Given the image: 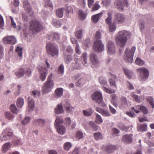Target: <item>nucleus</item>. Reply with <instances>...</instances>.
<instances>
[{"mask_svg":"<svg viewBox=\"0 0 154 154\" xmlns=\"http://www.w3.org/2000/svg\"><path fill=\"white\" fill-rule=\"evenodd\" d=\"M131 35L130 32L126 30H121L117 34L115 41L117 45L123 47L127 41V38Z\"/></svg>","mask_w":154,"mask_h":154,"instance_id":"1","label":"nucleus"},{"mask_svg":"<svg viewBox=\"0 0 154 154\" xmlns=\"http://www.w3.org/2000/svg\"><path fill=\"white\" fill-rule=\"evenodd\" d=\"M29 27L33 34H36L43 29V26L37 19H34L30 21Z\"/></svg>","mask_w":154,"mask_h":154,"instance_id":"2","label":"nucleus"},{"mask_svg":"<svg viewBox=\"0 0 154 154\" xmlns=\"http://www.w3.org/2000/svg\"><path fill=\"white\" fill-rule=\"evenodd\" d=\"M63 119L59 117L57 118L55 122V126L57 129V131L58 134L61 135L64 134L66 132V129L64 126L60 125L63 122Z\"/></svg>","mask_w":154,"mask_h":154,"instance_id":"3","label":"nucleus"},{"mask_svg":"<svg viewBox=\"0 0 154 154\" xmlns=\"http://www.w3.org/2000/svg\"><path fill=\"white\" fill-rule=\"evenodd\" d=\"M54 86V82L46 81L44 82L42 87V91L43 94L51 92Z\"/></svg>","mask_w":154,"mask_h":154,"instance_id":"4","label":"nucleus"},{"mask_svg":"<svg viewBox=\"0 0 154 154\" xmlns=\"http://www.w3.org/2000/svg\"><path fill=\"white\" fill-rule=\"evenodd\" d=\"M136 48L133 46L131 50L128 51V49L127 48L125 51V55L124 57V59L125 60L128 62L131 63L133 61V57L134 52L135 51Z\"/></svg>","mask_w":154,"mask_h":154,"instance_id":"5","label":"nucleus"},{"mask_svg":"<svg viewBox=\"0 0 154 154\" xmlns=\"http://www.w3.org/2000/svg\"><path fill=\"white\" fill-rule=\"evenodd\" d=\"M91 97L93 100L97 102L100 106L105 107L106 104L103 102L102 95L101 93L99 91H96L94 93L91 95Z\"/></svg>","mask_w":154,"mask_h":154,"instance_id":"6","label":"nucleus"},{"mask_svg":"<svg viewBox=\"0 0 154 154\" xmlns=\"http://www.w3.org/2000/svg\"><path fill=\"white\" fill-rule=\"evenodd\" d=\"M46 48L47 52L52 57L58 55V49L54 45L50 43H48L46 45Z\"/></svg>","mask_w":154,"mask_h":154,"instance_id":"7","label":"nucleus"},{"mask_svg":"<svg viewBox=\"0 0 154 154\" xmlns=\"http://www.w3.org/2000/svg\"><path fill=\"white\" fill-rule=\"evenodd\" d=\"M115 7L119 11H122L123 7L129 5L127 0H116L114 2Z\"/></svg>","mask_w":154,"mask_h":154,"instance_id":"8","label":"nucleus"},{"mask_svg":"<svg viewBox=\"0 0 154 154\" xmlns=\"http://www.w3.org/2000/svg\"><path fill=\"white\" fill-rule=\"evenodd\" d=\"M12 130L9 128L5 129L2 133L3 136H1L0 139L2 141L7 140H10L13 136Z\"/></svg>","mask_w":154,"mask_h":154,"instance_id":"9","label":"nucleus"},{"mask_svg":"<svg viewBox=\"0 0 154 154\" xmlns=\"http://www.w3.org/2000/svg\"><path fill=\"white\" fill-rule=\"evenodd\" d=\"M114 21L117 24H121L125 20V17L124 14L121 13H116L114 16Z\"/></svg>","mask_w":154,"mask_h":154,"instance_id":"10","label":"nucleus"},{"mask_svg":"<svg viewBox=\"0 0 154 154\" xmlns=\"http://www.w3.org/2000/svg\"><path fill=\"white\" fill-rule=\"evenodd\" d=\"M93 49L97 52H100L104 50V45L101 40L95 41L94 44Z\"/></svg>","mask_w":154,"mask_h":154,"instance_id":"11","label":"nucleus"},{"mask_svg":"<svg viewBox=\"0 0 154 154\" xmlns=\"http://www.w3.org/2000/svg\"><path fill=\"white\" fill-rule=\"evenodd\" d=\"M38 69L40 75L39 78L40 80L42 81H44L48 74V70L45 68L40 66L38 67Z\"/></svg>","mask_w":154,"mask_h":154,"instance_id":"12","label":"nucleus"},{"mask_svg":"<svg viewBox=\"0 0 154 154\" xmlns=\"http://www.w3.org/2000/svg\"><path fill=\"white\" fill-rule=\"evenodd\" d=\"M137 70L140 73V75L143 81H145L148 78L149 75V72L147 69L142 67L138 69Z\"/></svg>","mask_w":154,"mask_h":154,"instance_id":"13","label":"nucleus"},{"mask_svg":"<svg viewBox=\"0 0 154 154\" xmlns=\"http://www.w3.org/2000/svg\"><path fill=\"white\" fill-rule=\"evenodd\" d=\"M3 43L5 44H14L16 42L15 38L13 36H8L4 37L2 39Z\"/></svg>","mask_w":154,"mask_h":154,"instance_id":"14","label":"nucleus"},{"mask_svg":"<svg viewBox=\"0 0 154 154\" xmlns=\"http://www.w3.org/2000/svg\"><path fill=\"white\" fill-rule=\"evenodd\" d=\"M107 53L110 54H114L116 52L114 44L111 41H108L106 44Z\"/></svg>","mask_w":154,"mask_h":154,"instance_id":"15","label":"nucleus"},{"mask_svg":"<svg viewBox=\"0 0 154 154\" xmlns=\"http://www.w3.org/2000/svg\"><path fill=\"white\" fill-rule=\"evenodd\" d=\"M132 134H126L123 135L122 138V142L126 144H130L133 141Z\"/></svg>","mask_w":154,"mask_h":154,"instance_id":"16","label":"nucleus"},{"mask_svg":"<svg viewBox=\"0 0 154 154\" xmlns=\"http://www.w3.org/2000/svg\"><path fill=\"white\" fill-rule=\"evenodd\" d=\"M23 6L25 10L27 12L29 13L32 9L30 4L27 0H25L23 2Z\"/></svg>","mask_w":154,"mask_h":154,"instance_id":"17","label":"nucleus"},{"mask_svg":"<svg viewBox=\"0 0 154 154\" xmlns=\"http://www.w3.org/2000/svg\"><path fill=\"white\" fill-rule=\"evenodd\" d=\"M116 149V146L114 145H109L104 147V149L106 152L110 153Z\"/></svg>","mask_w":154,"mask_h":154,"instance_id":"18","label":"nucleus"},{"mask_svg":"<svg viewBox=\"0 0 154 154\" xmlns=\"http://www.w3.org/2000/svg\"><path fill=\"white\" fill-rule=\"evenodd\" d=\"M103 15V12L101 11L98 14L93 15L91 18L92 22L94 23H96L98 21L100 18Z\"/></svg>","mask_w":154,"mask_h":154,"instance_id":"19","label":"nucleus"},{"mask_svg":"<svg viewBox=\"0 0 154 154\" xmlns=\"http://www.w3.org/2000/svg\"><path fill=\"white\" fill-rule=\"evenodd\" d=\"M90 60L94 64H97L98 63L99 61L97 57L94 53H92L90 54Z\"/></svg>","mask_w":154,"mask_h":154,"instance_id":"20","label":"nucleus"},{"mask_svg":"<svg viewBox=\"0 0 154 154\" xmlns=\"http://www.w3.org/2000/svg\"><path fill=\"white\" fill-rule=\"evenodd\" d=\"M29 111H31L33 110L34 107V103L33 99L30 97H28Z\"/></svg>","mask_w":154,"mask_h":154,"instance_id":"21","label":"nucleus"},{"mask_svg":"<svg viewBox=\"0 0 154 154\" xmlns=\"http://www.w3.org/2000/svg\"><path fill=\"white\" fill-rule=\"evenodd\" d=\"M54 112L56 114H61L63 112L64 110L61 103L57 105V107L54 109Z\"/></svg>","mask_w":154,"mask_h":154,"instance_id":"22","label":"nucleus"},{"mask_svg":"<svg viewBox=\"0 0 154 154\" xmlns=\"http://www.w3.org/2000/svg\"><path fill=\"white\" fill-rule=\"evenodd\" d=\"M65 10L66 12L65 13V14L68 18L70 17L71 14H73V9L70 6H67Z\"/></svg>","mask_w":154,"mask_h":154,"instance_id":"23","label":"nucleus"},{"mask_svg":"<svg viewBox=\"0 0 154 154\" xmlns=\"http://www.w3.org/2000/svg\"><path fill=\"white\" fill-rule=\"evenodd\" d=\"M147 125L146 124H139L137 125V130L139 131H145L147 130Z\"/></svg>","mask_w":154,"mask_h":154,"instance_id":"24","label":"nucleus"},{"mask_svg":"<svg viewBox=\"0 0 154 154\" xmlns=\"http://www.w3.org/2000/svg\"><path fill=\"white\" fill-rule=\"evenodd\" d=\"M109 74L112 77V79L109 80V83L110 86H114L116 88L117 86L115 83V80L117 79V77L110 72L109 73Z\"/></svg>","mask_w":154,"mask_h":154,"instance_id":"25","label":"nucleus"},{"mask_svg":"<svg viewBox=\"0 0 154 154\" xmlns=\"http://www.w3.org/2000/svg\"><path fill=\"white\" fill-rule=\"evenodd\" d=\"M63 89L61 88H57L55 91V94L56 97H60L63 94Z\"/></svg>","mask_w":154,"mask_h":154,"instance_id":"26","label":"nucleus"},{"mask_svg":"<svg viewBox=\"0 0 154 154\" xmlns=\"http://www.w3.org/2000/svg\"><path fill=\"white\" fill-rule=\"evenodd\" d=\"M75 36L78 39H81L83 36L82 30V29H79L76 30L75 32Z\"/></svg>","mask_w":154,"mask_h":154,"instance_id":"27","label":"nucleus"},{"mask_svg":"<svg viewBox=\"0 0 154 154\" xmlns=\"http://www.w3.org/2000/svg\"><path fill=\"white\" fill-rule=\"evenodd\" d=\"M78 14L79 19L82 20H84L87 16L86 14L81 10L79 11Z\"/></svg>","mask_w":154,"mask_h":154,"instance_id":"28","label":"nucleus"},{"mask_svg":"<svg viewBox=\"0 0 154 154\" xmlns=\"http://www.w3.org/2000/svg\"><path fill=\"white\" fill-rule=\"evenodd\" d=\"M66 111L67 113L70 112L74 109V108L71 106L68 103H66L64 105Z\"/></svg>","mask_w":154,"mask_h":154,"instance_id":"29","label":"nucleus"},{"mask_svg":"<svg viewBox=\"0 0 154 154\" xmlns=\"http://www.w3.org/2000/svg\"><path fill=\"white\" fill-rule=\"evenodd\" d=\"M59 38V34L56 33H52L48 37V39L51 40H54L56 39H58Z\"/></svg>","mask_w":154,"mask_h":154,"instance_id":"30","label":"nucleus"},{"mask_svg":"<svg viewBox=\"0 0 154 154\" xmlns=\"http://www.w3.org/2000/svg\"><path fill=\"white\" fill-rule=\"evenodd\" d=\"M11 146L10 144L9 143H7L4 144L2 146V151L3 153H5L7 152Z\"/></svg>","mask_w":154,"mask_h":154,"instance_id":"31","label":"nucleus"},{"mask_svg":"<svg viewBox=\"0 0 154 154\" xmlns=\"http://www.w3.org/2000/svg\"><path fill=\"white\" fill-rule=\"evenodd\" d=\"M93 112L92 109L91 108H89L83 111V114L85 116H89L91 115Z\"/></svg>","mask_w":154,"mask_h":154,"instance_id":"32","label":"nucleus"},{"mask_svg":"<svg viewBox=\"0 0 154 154\" xmlns=\"http://www.w3.org/2000/svg\"><path fill=\"white\" fill-rule=\"evenodd\" d=\"M111 98V103L116 107L117 106V104L116 103L117 97L116 94H112L110 96Z\"/></svg>","mask_w":154,"mask_h":154,"instance_id":"33","label":"nucleus"},{"mask_svg":"<svg viewBox=\"0 0 154 154\" xmlns=\"http://www.w3.org/2000/svg\"><path fill=\"white\" fill-rule=\"evenodd\" d=\"M64 9L61 8L57 9L56 11V14L58 17L62 18L63 16V11Z\"/></svg>","mask_w":154,"mask_h":154,"instance_id":"34","label":"nucleus"},{"mask_svg":"<svg viewBox=\"0 0 154 154\" xmlns=\"http://www.w3.org/2000/svg\"><path fill=\"white\" fill-rule=\"evenodd\" d=\"M124 71L125 75L128 79H131L133 74V72L130 71L128 69H124Z\"/></svg>","mask_w":154,"mask_h":154,"instance_id":"35","label":"nucleus"},{"mask_svg":"<svg viewBox=\"0 0 154 154\" xmlns=\"http://www.w3.org/2000/svg\"><path fill=\"white\" fill-rule=\"evenodd\" d=\"M24 103L23 99L21 97L18 98L17 102V105L19 108H21L23 105Z\"/></svg>","mask_w":154,"mask_h":154,"instance_id":"36","label":"nucleus"},{"mask_svg":"<svg viewBox=\"0 0 154 154\" xmlns=\"http://www.w3.org/2000/svg\"><path fill=\"white\" fill-rule=\"evenodd\" d=\"M24 73V71L23 69H20L19 71L15 72V75L18 78H20L23 76Z\"/></svg>","mask_w":154,"mask_h":154,"instance_id":"37","label":"nucleus"},{"mask_svg":"<svg viewBox=\"0 0 154 154\" xmlns=\"http://www.w3.org/2000/svg\"><path fill=\"white\" fill-rule=\"evenodd\" d=\"M57 73L60 76L63 75L64 72V67L63 64H61L58 67L57 71Z\"/></svg>","mask_w":154,"mask_h":154,"instance_id":"38","label":"nucleus"},{"mask_svg":"<svg viewBox=\"0 0 154 154\" xmlns=\"http://www.w3.org/2000/svg\"><path fill=\"white\" fill-rule=\"evenodd\" d=\"M95 115L96 122L99 124H101L103 121L101 116L97 113H96Z\"/></svg>","mask_w":154,"mask_h":154,"instance_id":"39","label":"nucleus"},{"mask_svg":"<svg viewBox=\"0 0 154 154\" xmlns=\"http://www.w3.org/2000/svg\"><path fill=\"white\" fill-rule=\"evenodd\" d=\"M94 135L95 139L97 140L102 139L103 138L100 132L94 133Z\"/></svg>","mask_w":154,"mask_h":154,"instance_id":"40","label":"nucleus"},{"mask_svg":"<svg viewBox=\"0 0 154 154\" xmlns=\"http://www.w3.org/2000/svg\"><path fill=\"white\" fill-rule=\"evenodd\" d=\"M103 90L106 93L109 94L115 93L116 91L115 90L109 89L105 87H103Z\"/></svg>","mask_w":154,"mask_h":154,"instance_id":"41","label":"nucleus"},{"mask_svg":"<svg viewBox=\"0 0 154 154\" xmlns=\"http://www.w3.org/2000/svg\"><path fill=\"white\" fill-rule=\"evenodd\" d=\"M71 122V119L70 118L67 117L65 119L64 124L67 127H69L70 126Z\"/></svg>","mask_w":154,"mask_h":154,"instance_id":"42","label":"nucleus"},{"mask_svg":"<svg viewBox=\"0 0 154 154\" xmlns=\"http://www.w3.org/2000/svg\"><path fill=\"white\" fill-rule=\"evenodd\" d=\"M87 53L86 52L83 53L82 54L81 58L83 61L82 63L84 65H85L87 64Z\"/></svg>","mask_w":154,"mask_h":154,"instance_id":"43","label":"nucleus"},{"mask_svg":"<svg viewBox=\"0 0 154 154\" xmlns=\"http://www.w3.org/2000/svg\"><path fill=\"white\" fill-rule=\"evenodd\" d=\"M146 100L152 106V108H154V100L153 98L151 97H148L146 98Z\"/></svg>","mask_w":154,"mask_h":154,"instance_id":"44","label":"nucleus"},{"mask_svg":"<svg viewBox=\"0 0 154 154\" xmlns=\"http://www.w3.org/2000/svg\"><path fill=\"white\" fill-rule=\"evenodd\" d=\"M10 109L13 113L17 114L18 110L14 104H11L10 106Z\"/></svg>","mask_w":154,"mask_h":154,"instance_id":"45","label":"nucleus"},{"mask_svg":"<svg viewBox=\"0 0 154 154\" xmlns=\"http://www.w3.org/2000/svg\"><path fill=\"white\" fill-rule=\"evenodd\" d=\"M34 123L36 125H42L44 124L45 122L43 119H39L35 120L34 121Z\"/></svg>","mask_w":154,"mask_h":154,"instance_id":"46","label":"nucleus"},{"mask_svg":"<svg viewBox=\"0 0 154 154\" xmlns=\"http://www.w3.org/2000/svg\"><path fill=\"white\" fill-rule=\"evenodd\" d=\"M135 63L138 65L142 66L144 64V62L140 58L137 57L135 60Z\"/></svg>","mask_w":154,"mask_h":154,"instance_id":"47","label":"nucleus"},{"mask_svg":"<svg viewBox=\"0 0 154 154\" xmlns=\"http://www.w3.org/2000/svg\"><path fill=\"white\" fill-rule=\"evenodd\" d=\"M72 144L69 142H66L64 145V148L66 150H68L71 147Z\"/></svg>","mask_w":154,"mask_h":154,"instance_id":"48","label":"nucleus"},{"mask_svg":"<svg viewBox=\"0 0 154 154\" xmlns=\"http://www.w3.org/2000/svg\"><path fill=\"white\" fill-rule=\"evenodd\" d=\"M116 29V26L114 23H112L109 24V32H113L115 31Z\"/></svg>","mask_w":154,"mask_h":154,"instance_id":"49","label":"nucleus"},{"mask_svg":"<svg viewBox=\"0 0 154 154\" xmlns=\"http://www.w3.org/2000/svg\"><path fill=\"white\" fill-rule=\"evenodd\" d=\"M22 50L23 48L19 46L17 47L16 49V52L17 53L18 56L20 57L22 56Z\"/></svg>","mask_w":154,"mask_h":154,"instance_id":"50","label":"nucleus"},{"mask_svg":"<svg viewBox=\"0 0 154 154\" xmlns=\"http://www.w3.org/2000/svg\"><path fill=\"white\" fill-rule=\"evenodd\" d=\"M64 59L65 63H68L72 60V57L70 55H67V56L65 55L64 57Z\"/></svg>","mask_w":154,"mask_h":154,"instance_id":"51","label":"nucleus"},{"mask_svg":"<svg viewBox=\"0 0 154 154\" xmlns=\"http://www.w3.org/2000/svg\"><path fill=\"white\" fill-rule=\"evenodd\" d=\"M101 37V34L100 32L98 31H97L95 35V41L100 40Z\"/></svg>","mask_w":154,"mask_h":154,"instance_id":"52","label":"nucleus"},{"mask_svg":"<svg viewBox=\"0 0 154 154\" xmlns=\"http://www.w3.org/2000/svg\"><path fill=\"white\" fill-rule=\"evenodd\" d=\"M30 118L28 117H26L22 121V123L23 125H26L29 123L30 122Z\"/></svg>","mask_w":154,"mask_h":154,"instance_id":"53","label":"nucleus"},{"mask_svg":"<svg viewBox=\"0 0 154 154\" xmlns=\"http://www.w3.org/2000/svg\"><path fill=\"white\" fill-rule=\"evenodd\" d=\"M78 59H75V69H79L81 68L80 63H78Z\"/></svg>","mask_w":154,"mask_h":154,"instance_id":"54","label":"nucleus"},{"mask_svg":"<svg viewBox=\"0 0 154 154\" xmlns=\"http://www.w3.org/2000/svg\"><path fill=\"white\" fill-rule=\"evenodd\" d=\"M5 115L6 118L9 120L13 118L14 116L13 114L11 113L6 112Z\"/></svg>","mask_w":154,"mask_h":154,"instance_id":"55","label":"nucleus"},{"mask_svg":"<svg viewBox=\"0 0 154 154\" xmlns=\"http://www.w3.org/2000/svg\"><path fill=\"white\" fill-rule=\"evenodd\" d=\"M100 7V5L97 3H96L92 8L91 11H96L98 10L99 8Z\"/></svg>","mask_w":154,"mask_h":154,"instance_id":"56","label":"nucleus"},{"mask_svg":"<svg viewBox=\"0 0 154 154\" xmlns=\"http://www.w3.org/2000/svg\"><path fill=\"white\" fill-rule=\"evenodd\" d=\"M140 110L144 114H146L148 113V111L147 108L144 106H140Z\"/></svg>","mask_w":154,"mask_h":154,"instance_id":"57","label":"nucleus"},{"mask_svg":"<svg viewBox=\"0 0 154 154\" xmlns=\"http://www.w3.org/2000/svg\"><path fill=\"white\" fill-rule=\"evenodd\" d=\"M45 5L46 6H48L50 8L53 7L52 3L50 0H45Z\"/></svg>","mask_w":154,"mask_h":154,"instance_id":"58","label":"nucleus"},{"mask_svg":"<svg viewBox=\"0 0 154 154\" xmlns=\"http://www.w3.org/2000/svg\"><path fill=\"white\" fill-rule=\"evenodd\" d=\"M112 134L114 135V137L116 136H118L117 134H119L120 131L118 130V129L116 128H114L112 129Z\"/></svg>","mask_w":154,"mask_h":154,"instance_id":"59","label":"nucleus"},{"mask_svg":"<svg viewBox=\"0 0 154 154\" xmlns=\"http://www.w3.org/2000/svg\"><path fill=\"white\" fill-rule=\"evenodd\" d=\"M140 106H138L135 107V109L134 107H132L131 109L132 110H133L134 111L137 113H138L140 112Z\"/></svg>","mask_w":154,"mask_h":154,"instance_id":"60","label":"nucleus"},{"mask_svg":"<svg viewBox=\"0 0 154 154\" xmlns=\"http://www.w3.org/2000/svg\"><path fill=\"white\" fill-rule=\"evenodd\" d=\"M4 47L0 45V59H2L4 56Z\"/></svg>","mask_w":154,"mask_h":154,"instance_id":"61","label":"nucleus"},{"mask_svg":"<svg viewBox=\"0 0 154 154\" xmlns=\"http://www.w3.org/2000/svg\"><path fill=\"white\" fill-rule=\"evenodd\" d=\"M76 137L79 139H82L83 137V134L81 132L78 131L76 132Z\"/></svg>","mask_w":154,"mask_h":154,"instance_id":"62","label":"nucleus"},{"mask_svg":"<svg viewBox=\"0 0 154 154\" xmlns=\"http://www.w3.org/2000/svg\"><path fill=\"white\" fill-rule=\"evenodd\" d=\"M99 81L101 84L106 85L107 84V83L105 80L102 77L99 78Z\"/></svg>","mask_w":154,"mask_h":154,"instance_id":"63","label":"nucleus"},{"mask_svg":"<svg viewBox=\"0 0 154 154\" xmlns=\"http://www.w3.org/2000/svg\"><path fill=\"white\" fill-rule=\"evenodd\" d=\"M101 114L103 116H110L109 112L105 109H103Z\"/></svg>","mask_w":154,"mask_h":154,"instance_id":"64","label":"nucleus"}]
</instances>
